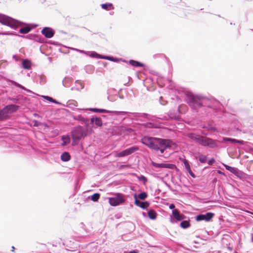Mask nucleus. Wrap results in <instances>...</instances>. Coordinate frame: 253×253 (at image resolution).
<instances>
[{
    "instance_id": "40",
    "label": "nucleus",
    "mask_w": 253,
    "mask_h": 253,
    "mask_svg": "<svg viewBox=\"0 0 253 253\" xmlns=\"http://www.w3.org/2000/svg\"><path fill=\"white\" fill-rule=\"evenodd\" d=\"M138 179L139 181H142L143 184H145L148 180L147 177L143 175L138 176Z\"/></svg>"
},
{
    "instance_id": "4",
    "label": "nucleus",
    "mask_w": 253,
    "mask_h": 253,
    "mask_svg": "<svg viewBox=\"0 0 253 253\" xmlns=\"http://www.w3.org/2000/svg\"><path fill=\"white\" fill-rule=\"evenodd\" d=\"M0 23L15 30L23 24L22 22L3 14H0Z\"/></svg>"
},
{
    "instance_id": "54",
    "label": "nucleus",
    "mask_w": 253,
    "mask_h": 253,
    "mask_svg": "<svg viewBox=\"0 0 253 253\" xmlns=\"http://www.w3.org/2000/svg\"><path fill=\"white\" fill-rule=\"evenodd\" d=\"M124 253H138V251L136 250H134L129 252H124Z\"/></svg>"
},
{
    "instance_id": "41",
    "label": "nucleus",
    "mask_w": 253,
    "mask_h": 253,
    "mask_svg": "<svg viewBox=\"0 0 253 253\" xmlns=\"http://www.w3.org/2000/svg\"><path fill=\"white\" fill-rule=\"evenodd\" d=\"M223 140L224 142L228 141L231 143H236V141H237V139L235 138L229 137H223Z\"/></svg>"
},
{
    "instance_id": "3",
    "label": "nucleus",
    "mask_w": 253,
    "mask_h": 253,
    "mask_svg": "<svg viewBox=\"0 0 253 253\" xmlns=\"http://www.w3.org/2000/svg\"><path fill=\"white\" fill-rule=\"evenodd\" d=\"M204 95L195 94L191 92H187L186 94V101L188 105L193 110H197L202 107Z\"/></svg>"
},
{
    "instance_id": "17",
    "label": "nucleus",
    "mask_w": 253,
    "mask_h": 253,
    "mask_svg": "<svg viewBox=\"0 0 253 253\" xmlns=\"http://www.w3.org/2000/svg\"><path fill=\"white\" fill-rule=\"evenodd\" d=\"M95 124L97 126L101 127L103 125L102 121L101 118L92 117L89 121V125Z\"/></svg>"
},
{
    "instance_id": "64",
    "label": "nucleus",
    "mask_w": 253,
    "mask_h": 253,
    "mask_svg": "<svg viewBox=\"0 0 253 253\" xmlns=\"http://www.w3.org/2000/svg\"><path fill=\"white\" fill-rule=\"evenodd\" d=\"M11 248H12L11 251H12V252H14V250H15V248H14V246H12V247H11Z\"/></svg>"
},
{
    "instance_id": "44",
    "label": "nucleus",
    "mask_w": 253,
    "mask_h": 253,
    "mask_svg": "<svg viewBox=\"0 0 253 253\" xmlns=\"http://www.w3.org/2000/svg\"><path fill=\"white\" fill-rule=\"evenodd\" d=\"M144 126L146 127H149V128H153L155 127V124H153L152 123H146L144 124Z\"/></svg>"
},
{
    "instance_id": "43",
    "label": "nucleus",
    "mask_w": 253,
    "mask_h": 253,
    "mask_svg": "<svg viewBox=\"0 0 253 253\" xmlns=\"http://www.w3.org/2000/svg\"><path fill=\"white\" fill-rule=\"evenodd\" d=\"M120 60H121V59H119V58H118L116 57H114L113 56H109L108 60L113 61L114 62H117L119 61H120Z\"/></svg>"
},
{
    "instance_id": "52",
    "label": "nucleus",
    "mask_w": 253,
    "mask_h": 253,
    "mask_svg": "<svg viewBox=\"0 0 253 253\" xmlns=\"http://www.w3.org/2000/svg\"><path fill=\"white\" fill-rule=\"evenodd\" d=\"M160 103L163 105L166 104V101L163 100V97L162 96L160 97Z\"/></svg>"
},
{
    "instance_id": "55",
    "label": "nucleus",
    "mask_w": 253,
    "mask_h": 253,
    "mask_svg": "<svg viewBox=\"0 0 253 253\" xmlns=\"http://www.w3.org/2000/svg\"><path fill=\"white\" fill-rule=\"evenodd\" d=\"M12 58L14 59L16 61H18L20 60L19 57L17 56L16 55H13L12 56Z\"/></svg>"
},
{
    "instance_id": "63",
    "label": "nucleus",
    "mask_w": 253,
    "mask_h": 253,
    "mask_svg": "<svg viewBox=\"0 0 253 253\" xmlns=\"http://www.w3.org/2000/svg\"><path fill=\"white\" fill-rule=\"evenodd\" d=\"M142 214V215H143V216L144 217H146V213L145 212H143Z\"/></svg>"
},
{
    "instance_id": "38",
    "label": "nucleus",
    "mask_w": 253,
    "mask_h": 253,
    "mask_svg": "<svg viewBox=\"0 0 253 253\" xmlns=\"http://www.w3.org/2000/svg\"><path fill=\"white\" fill-rule=\"evenodd\" d=\"M147 196L148 195L146 192H142L138 194L137 198H138L141 200H144L147 197Z\"/></svg>"
},
{
    "instance_id": "26",
    "label": "nucleus",
    "mask_w": 253,
    "mask_h": 253,
    "mask_svg": "<svg viewBox=\"0 0 253 253\" xmlns=\"http://www.w3.org/2000/svg\"><path fill=\"white\" fill-rule=\"evenodd\" d=\"M114 89H109L108 90V96L107 99L109 101L111 102H114L117 99V97L118 96V94H115V95L111 94L112 91H114Z\"/></svg>"
},
{
    "instance_id": "27",
    "label": "nucleus",
    "mask_w": 253,
    "mask_h": 253,
    "mask_svg": "<svg viewBox=\"0 0 253 253\" xmlns=\"http://www.w3.org/2000/svg\"><path fill=\"white\" fill-rule=\"evenodd\" d=\"M101 8L106 10H113L114 9V7L112 3H102L100 5Z\"/></svg>"
},
{
    "instance_id": "16",
    "label": "nucleus",
    "mask_w": 253,
    "mask_h": 253,
    "mask_svg": "<svg viewBox=\"0 0 253 253\" xmlns=\"http://www.w3.org/2000/svg\"><path fill=\"white\" fill-rule=\"evenodd\" d=\"M7 114L13 113L17 112L20 108L18 105L9 104L4 107Z\"/></svg>"
},
{
    "instance_id": "30",
    "label": "nucleus",
    "mask_w": 253,
    "mask_h": 253,
    "mask_svg": "<svg viewBox=\"0 0 253 253\" xmlns=\"http://www.w3.org/2000/svg\"><path fill=\"white\" fill-rule=\"evenodd\" d=\"M61 139L62 140V145L63 146H66L71 141V139L69 135H63L61 137Z\"/></svg>"
},
{
    "instance_id": "36",
    "label": "nucleus",
    "mask_w": 253,
    "mask_h": 253,
    "mask_svg": "<svg viewBox=\"0 0 253 253\" xmlns=\"http://www.w3.org/2000/svg\"><path fill=\"white\" fill-rule=\"evenodd\" d=\"M100 195L98 193H95L91 196V200L93 202H97L99 198Z\"/></svg>"
},
{
    "instance_id": "35",
    "label": "nucleus",
    "mask_w": 253,
    "mask_h": 253,
    "mask_svg": "<svg viewBox=\"0 0 253 253\" xmlns=\"http://www.w3.org/2000/svg\"><path fill=\"white\" fill-rule=\"evenodd\" d=\"M0 35H1L16 36H19V37H22L25 38V36L17 34L15 32H1V33H0Z\"/></svg>"
},
{
    "instance_id": "9",
    "label": "nucleus",
    "mask_w": 253,
    "mask_h": 253,
    "mask_svg": "<svg viewBox=\"0 0 253 253\" xmlns=\"http://www.w3.org/2000/svg\"><path fill=\"white\" fill-rule=\"evenodd\" d=\"M139 149L137 146L134 145L118 153L117 156L119 157H124L134 153L139 150Z\"/></svg>"
},
{
    "instance_id": "23",
    "label": "nucleus",
    "mask_w": 253,
    "mask_h": 253,
    "mask_svg": "<svg viewBox=\"0 0 253 253\" xmlns=\"http://www.w3.org/2000/svg\"><path fill=\"white\" fill-rule=\"evenodd\" d=\"M147 214L149 218H150L151 220L156 219L158 215L156 211L153 209L149 210L148 211Z\"/></svg>"
},
{
    "instance_id": "28",
    "label": "nucleus",
    "mask_w": 253,
    "mask_h": 253,
    "mask_svg": "<svg viewBox=\"0 0 253 253\" xmlns=\"http://www.w3.org/2000/svg\"><path fill=\"white\" fill-rule=\"evenodd\" d=\"M71 159V155L68 152H64L61 155V160L63 162H68Z\"/></svg>"
},
{
    "instance_id": "42",
    "label": "nucleus",
    "mask_w": 253,
    "mask_h": 253,
    "mask_svg": "<svg viewBox=\"0 0 253 253\" xmlns=\"http://www.w3.org/2000/svg\"><path fill=\"white\" fill-rule=\"evenodd\" d=\"M206 128L208 130H212L213 131H217V129L215 127L213 126L212 125H210V124L207 126L206 127Z\"/></svg>"
},
{
    "instance_id": "48",
    "label": "nucleus",
    "mask_w": 253,
    "mask_h": 253,
    "mask_svg": "<svg viewBox=\"0 0 253 253\" xmlns=\"http://www.w3.org/2000/svg\"><path fill=\"white\" fill-rule=\"evenodd\" d=\"M215 162V159L213 158H212L210 160H209V161L208 162V164L209 165L211 166Z\"/></svg>"
},
{
    "instance_id": "20",
    "label": "nucleus",
    "mask_w": 253,
    "mask_h": 253,
    "mask_svg": "<svg viewBox=\"0 0 253 253\" xmlns=\"http://www.w3.org/2000/svg\"><path fill=\"white\" fill-rule=\"evenodd\" d=\"M183 164L184 165V166L185 167L186 169L188 172L189 174L192 177L195 178V175L192 172V170L191 169L190 166V164H189V163L188 161L187 160L184 159V161H183Z\"/></svg>"
},
{
    "instance_id": "45",
    "label": "nucleus",
    "mask_w": 253,
    "mask_h": 253,
    "mask_svg": "<svg viewBox=\"0 0 253 253\" xmlns=\"http://www.w3.org/2000/svg\"><path fill=\"white\" fill-rule=\"evenodd\" d=\"M10 100L15 103H20V98L19 97L14 98L12 97L10 98Z\"/></svg>"
},
{
    "instance_id": "7",
    "label": "nucleus",
    "mask_w": 253,
    "mask_h": 253,
    "mask_svg": "<svg viewBox=\"0 0 253 253\" xmlns=\"http://www.w3.org/2000/svg\"><path fill=\"white\" fill-rule=\"evenodd\" d=\"M126 201L125 196L123 194L120 193H115L113 194V196L109 198V202L112 206H117L123 204Z\"/></svg>"
},
{
    "instance_id": "15",
    "label": "nucleus",
    "mask_w": 253,
    "mask_h": 253,
    "mask_svg": "<svg viewBox=\"0 0 253 253\" xmlns=\"http://www.w3.org/2000/svg\"><path fill=\"white\" fill-rule=\"evenodd\" d=\"M151 164L154 167L157 168H167V169H172L175 167V166L172 164H168V163H167V164H164V163L158 164V163H157L153 161L151 162Z\"/></svg>"
},
{
    "instance_id": "37",
    "label": "nucleus",
    "mask_w": 253,
    "mask_h": 253,
    "mask_svg": "<svg viewBox=\"0 0 253 253\" xmlns=\"http://www.w3.org/2000/svg\"><path fill=\"white\" fill-rule=\"evenodd\" d=\"M89 54H88V55L92 58H95L97 59L100 58V54L97 53L95 51H91L89 52Z\"/></svg>"
},
{
    "instance_id": "34",
    "label": "nucleus",
    "mask_w": 253,
    "mask_h": 253,
    "mask_svg": "<svg viewBox=\"0 0 253 253\" xmlns=\"http://www.w3.org/2000/svg\"><path fill=\"white\" fill-rule=\"evenodd\" d=\"M42 97L44 99H46L47 101H49L50 102H52V103H53L56 104H60V103L58 101H57L56 100L53 99L52 97H50L49 96L43 95V96H42Z\"/></svg>"
},
{
    "instance_id": "2",
    "label": "nucleus",
    "mask_w": 253,
    "mask_h": 253,
    "mask_svg": "<svg viewBox=\"0 0 253 253\" xmlns=\"http://www.w3.org/2000/svg\"><path fill=\"white\" fill-rule=\"evenodd\" d=\"M88 110L95 113H108L114 115H126L128 117H132L134 119L137 120L140 118H147L148 120H150V115L145 113H131L126 111H110L104 109H98L96 108H90L87 109Z\"/></svg>"
},
{
    "instance_id": "47",
    "label": "nucleus",
    "mask_w": 253,
    "mask_h": 253,
    "mask_svg": "<svg viewBox=\"0 0 253 253\" xmlns=\"http://www.w3.org/2000/svg\"><path fill=\"white\" fill-rule=\"evenodd\" d=\"M153 117L157 118L162 120H167L168 119L167 116H161V117H157L155 116H153Z\"/></svg>"
},
{
    "instance_id": "62",
    "label": "nucleus",
    "mask_w": 253,
    "mask_h": 253,
    "mask_svg": "<svg viewBox=\"0 0 253 253\" xmlns=\"http://www.w3.org/2000/svg\"><path fill=\"white\" fill-rule=\"evenodd\" d=\"M218 173L222 174V175L224 174L220 170H218Z\"/></svg>"
},
{
    "instance_id": "13",
    "label": "nucleus",
    "mask_w": 253,
    "mask_h": 253,
    "mask_svg": "<svg viewBox=\"0 0 253 253\" xmlns=\"http://www.w3.org/2000/svg\"><path fill=\"white\" fill-rule=\"evenodd\" d=\"M73 118L74 120L81 122L82 124H84L87 127L89 126V120L85 118L83 115H74Z\"/></svg>"
},
{
    "instance_id": "12",
    "label": "nucleus",
    "mask_w": 253,
    "mask_h": 253,
    "mask_svg": "<svg viewBox=\"0 0 253 253\" xmlns=\"http://www.w3.org/2000/svg\"><path fill=\"white\" fill-rule=\"evenodd\" d=\"M22 25H24L25 26L19 29V33L21 34H27L30 32L32 29L35 28L37 26V25L28 24L23 22V24H21L20 26Z\"/></svg>"
},
{
    "instance_id": "32",
    "label": "nucleus",
    "mask_w": 253,
    "mask_h": 253,
    "mask_svg": "<svg viewBox=\"0 0 253 253\" xmlns=\"http://www.w3.org/2000/svg\"><path fill=\"white\" fill-rule=\"evenodd\" d=\"M22 66L25 69H29L31 67V62L28 59H24L22 61Z\"/></svg>"
},
{
    "instance_id": "29",
    "label": "nucleus",
    "mask_w": 253,
    "mask_h": 253,
    "mask_svg": "<svg viewBox=\"0 0 253 253\" xmlns=\"http://www.w3.org/2000/svg\"><path fill=\"white\" fill-rule=\"evenodd\" d=\"M73 80L70 77H65L62 81V84L65 87H69L70 84L72 82Z\"/></svg>"
},
{
    "instance_id": "25",
    "label": "nucleus",
    "mask_w": 253,
    "mask_h": 253,
    "mask_svg": "<svg viewBox=\"0 0 253 253\" xmlns=\"http://www.w3.org/2000/svg\"><path fill=\"white\" fill-rule=\"evenodd\" d=\"M9 118L8 115L4 107L0 110V121H3Z\"/></svg>"
},
{
    "instance_id": "6",
    "label": "nucleus",
    "mask_w": 253,
    "mask_h": 253,
    "mask_svg": "<svg viewBox=\"0 0 253 253\" xmlns=\"http://www.w3.org/2000/svg\"><path fill=\"white\" fill-rule=\"evenodd\" d=\"M203 100L204 102L202 103L203 106H207L210 109H212L214 110L220 109L221 107V104L217 100L213 98H209L205 96H204Z\"/></svg>"
},
{
    "instance_id": "57",
    "label": "nucleus",
    "mask_w": 253,
    "mask_h": 253,
    "mask_svg": "<svg viewBox=\"0 0 253 253\" xmlns=\"http://www.w3.org/2000/svg\"><path fill=\"white\" fill-rule=\"evenodd\" d=\"M223 166L225 167V169L228 171L230 170V169H231V167L227 165L223 164Z\"/></svg>"
},
{
    "instance_id": "61",
    "label": "nucleus",
    "mask_w": 253,
    "mask_h": 253,
    "mask_svg": "<svg viewBox=\"0 0 253 253\" xmlns=\"http://www.w3.org/2000/svg\"><path fill=\"white\" fill-rule=\"evenodd\" d=\"M202 133L204 135H207L208 134L207 132H205L204 131H202Z\"/></svg>"
},
{
    "instance_id": "46",
    "label": "nucleus",
    "mask_w": 253,
    "mask_h": 253,
    "mask_svg": "<svg viewBox=\"0 0 253 253\" xmlns=\"http://www.w3.org/2000/svg\"><path fill=\"white\" fill-rule=\"evenodd\" d=\"M33 123H34V124H33L34 126L38 127V126H39L42 125V123L39 122L37 120H34Z\"/></svg>"
},
{
    "instance_id": "59",
    "label": "nucleus",
    "mask_w": 253,
    "mask_h": 253,
    "mask_svg": "<svg viewBox=\"0 0 253 253\" xmlns=\"http://www.w3.org/2000/svg\"><path fill=\"white\" fill-rule=\"evenodd\" d=\"M170 222H171V223H175V221H174V220L173 218H172V217H170Z\"/></svg>"
},
{
    "instance_id": "5",
    "label": "nucleus",
    "mask_w": 253,
    "mask_h": 253,
    "mask_svg": "<svg viewBox=\"0 0 253 253\" xmlns=\"http://www.w3.org/2000/svg\"><path fill=\"white\" fill-rule=\"evenodd\" d=\"M71 135L73 138V145H74L78 143L82 138L86 136V134L84 131V128L80 126H76L74 128L72 131Z\"/></svg>"
},
{
    "instance_id": "8",
    "label": "nucleus",
    "mask_w": 253,
    "mask_h": 253,
    "mask_svg": "<svg viewBox=\"0 0 253 253\" xmlns=\"http://www.w3.org/2000/svg\"><path fill=\"white\" fill-rule=\"evenodd\" d=\"M199 144L203 146H208L211 148H214L217 147V144L215 140L203 136L202 138H201Z\"/></svg>"
},
{
    "instance_id": "19",
    "label": "nucleus",
    "mask_w": 253,
    "mask_h": 253,
    "mask_svg": "<svg viewBox=\"0 0 253 253\" xmlns=\"http://www.w3.org/2000/svg\"><path fill=\"white\" fill-rule=\"evenodd\" d=\"M25 38L33 40L36 42L40 43L44 42V39L41 36H39L36 35L29 34L25 36Z\"/></svg>"
},
{
    "instance_id": "60",
    "label": "nucleus",
    "mask_w": 253,
    "mask_h": 253,
    "mask_svg": "<svg viewBox=\"0 0 253 253\" xmlns=\"http://www.w3.org/2000/svg\"><path fill=\"white\" fill-rule=\"evenodd\" d=\"M118 95L119 96V98H120V99H123L124 98V96H123V95H119V92H118Z\"/></svg>"
},
{
    "instance_id": "56",
    "label": "nucleus",
    "mask_w": 253,
    "mask_h": 253,
    "mask_svg": "<svg viewBox=\"0 0 253 253\" xmlns=\"http://www.w3.org/2000/svg\"><path fill=\"white\" fill-rule=\"evenodd\" d=\"M237 141H236V143H239L240 144H244L245 141L242 140H238L237 139Z\"/></svg>"
},
{
    "instance_id": "39",
    "label": "nucleus",
    "mask_w": 253,
    "mask_h": 253,
    "mask_svg": "<svg viewBox=\"0 0 253 253\" xmlns=\"http://www.w3.org/2000/svg\"><path fill=\"white\" fill-rule=\"evenodd\" d=\"M199 160L201 163H205L207 161V157L205 155L200 154Z\"/></svg>"
},
{
    "instance_id": "22",
    "label": "nucleus",
    "mask_w": 253,
    "mask_h": 253,
    "mask_svg": "<svg viewBox=\"0 0 253 253\" xmlns=\"http://www.w3.org/2000/svg\"><path fill=\"white\" fill-rule=\"evenodd\" d=\"M234 174L241 179H246L247 177V175L245 172L238 169H236Z\"/></svg>"
},
{
    "instance_id": "53",
    "label": "nucleus",
    "mask_w": 253,
    "mask_h": 253,
    "mask_svg": "<svg viewBox=\"0 0 253 253\" xmlns=\"http://www.w3.org/2000/svg\"><path fill=\"white\" fill-rule=\"evenodd\" d=\"M237 169V168H236L231 167V169H230L229 171L230 172H231V173L234 174V173L236 171Z\"/></svg>"
},
{
    "instance_id": "21",
    "label": "nucleus",
    "mask_w": 253,
    "mask_h": 253,
    "mask_svg": "<svg viewBox=\"0 0 253 253\" xmlns=\"http://www.w3.org/2000/svg\"><path fill=\"white\" fill-rule=\"evenodd\" d=\"M188 137L193 140L195 141L197 143H199L201 138H202V136L200 135H197L193 133H190L188 134Z\"/></svg>"
},
{
    "instance_id": "58",
    "label": "nucleus",
    "mask_w": 253,
    "mask_h": 253,
    "mask_svg": "<svg viewBox=\"0 0 253 253\" xmlns=\"http://www.w3.org/2000/svg\"><path fill=\"white\" fill-rule=\"evenodd\" d=\"M48 43H50V44H53V45H58V42H53V41H50L48 42Z\"/></svg>"
},
{
    "instance_id": "1",
    "label": "nucleus",
    "mask_w": 253,
    "mask_h": 253,
    "mask_svg": "<svg viewBox=\"0 0 253 253\" xmlns=\"http://www.w3.org/2000/svg\"><path fill=\"white\" fill-rule=\"evenodd\" d=\"M141 142L156 153L162 154L168 149H170L175 144L171 140L162 138L144 136Z\"/></svg>"
},
{
    "instance_id": "10",
    "label": "nucleus",
    "mask_w": 253,
    "mask_h": 253,
    "mask_svg": "<svg viewBox=\"0 0 253 253\" xmlns=\"http://www.w3.org/2000/svg\"><path fill=\"white\" fill-rule=\"evenodd\" d=\"M214 214L211 212H208L205 214H199L195 216V219L197 221H210L213 217Z\"/></svg>"
},
{
    "instance_id": "18",
    "label": "nucleus",
    "mask_w": 253,
    "mask_h": 253,
    "mask_svg": "<svg viewBox=\"0 0 253 253\" xmlns=\"http://www.w3.org/2000/svg\"><path fill=\"white\" fill-rule=\"evenodd\" d=\"M172 215L177 221H181L186 217L184 214L180 213L178 210L172 211Z\"/></svg>"
},
{
    "instance_id": "50",
    "label": "nucleus",
    "mask_w": 253,
    "mask_h": 253,
    "mask_svg": "<svg viewBox=\"0 0 253 253\" xmlns=\"http://www.w3.org/2000/svg\"><path fill=\"white\" fill-rule=\"evenodd\" d=\"M175 206L174 204H171L169 206V209L172 210V211L178 210V209H175Z\"/></svg>"
},
{
    "instance_id": "24",
    "label": "nucleus",
    "mask_w": 253,
    "mask_h": 253,
    "mask_svg": "<svg viewBox=\"0 0 253 253\" xmlns=\"http://www.w3.org/2000/svg\"><path fill=\"white\" fill-rule=\"evenodd\" d=\"M128 62L130 65L135 67H143L145 66L143 63L132 59L130 60Z\"/></svg>"
},
{
    "instance_id": "33",
    "label": "nucleus",
    "mask_w": 253,
    "mask_h": 253,
    "mask_svg": "<svg viewBox=\"0 0 253 253\" xmlns=\"http://www.w3.org/2000/svg\"><path fill=\"white\" fill-rule=\"evenodd\" d=\"M180 227L183 229H187L190 226V223L189 220H182L180 224Z\"/></svg>"
},
{
    "instance_id": "11",
    "label": "nucleus",
    "mask_w": 253,
    "mask_h": 253,
    "mask_svg": "<svg viewBox=\"0 0 253 253\" xmlns=\"http://www.w3.org/2000/svg\"><path fill=\"white\" fill-rule=\"evenodd\" d=\"M134 204L136 206L141 208L143 210L147 209L150 205V204L148 201L141 202V201L138 200L137 199V196L136 194H134Z\"/></svg>"
},
{
    "instance_id": "49",
    "label": "nucleus",
    "mask_w": 253,
    "mask_h": 253,
    "mask_svg": "<svg viewBox=\"0 0 253 253\" xmlns=\"http://www.w3.org/2000/svg\"><path fill=\"white\" fill-rule=\"evenodd\" d=\"M73 50H76L78 52H80V53H84V54H86L87 55H88L89 52H86L84 50H80V49H76V48H73Z\"/></svg>"
},
{
    "instance_id": "31",
    "label": "nucleus",
    "mask_w": 253,
    "mask_h": 253,
    "mask_svg": "<svg viewBox=\"0 0 253 253\" xmlns=\"http://www.w3.org/2000/svg\"><path fill=\"white\" fill-rule=\"evenodd\" d=\"M11 82V84L12 85H13L16 87H19L24 90H26L27 92H31V93H32V91H31L30 90L28 89H27L26 87H25L24 86L22 85L21 84H19V83L16 82L15 81H10Z\"/></svg>"
},
{
    "instance_id": "51",
    "label": "nucleus",
    "mask_w": 253,
    "mask_h": 253,
    "mask_svg": "<svg viewBox=\"0 0 253 253\" xmlns=\"http://www.w3.org/2000/svg\"><path fill=\"white\" fill-rule=\"evenodd\" d=\"M109 56H107V55H101L100 54V58L99 59H106V60H109Z\"/></svg>"
},
{
    "instance_id": "14",
    "label": "nucleus",
    "mask_w": 253,
    "mask_h": 253,
    "mask_svg": "<svg viewBox=\"0 0 253 253\" xmlns=\"http://www.w3.org/2000/svg\"><path fill=\"white\" fill-rule=\"evenodd\" d=\"M41 33L45 38L49 39L54 36L55 32L51 28L45 27L43 28Z\"/></svg>"
}]
</instances>
